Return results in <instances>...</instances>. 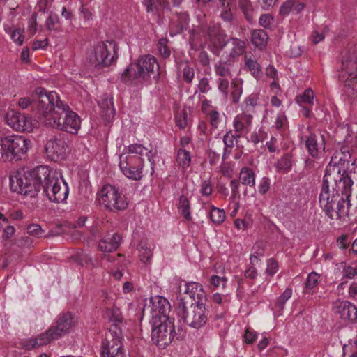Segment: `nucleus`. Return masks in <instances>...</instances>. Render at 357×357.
I'll return each instance as SVG.
<instances>
[{
	"label": "nucleus",
	"mask_w": 357,
	"mask_h": 357,
	"mask_svg": "<svg viewBox=\"0 0 357 357\" xmlns=\"http://www.w3.org/2000/svg\"><path fill=\"white\" fill-rule=\"evenodd\" d=\"M345 160L338 155L331 158L326 167L323 185L319 195V204L326 215L331 220L348 215L344 201L350 195L353 181L342 166Z\"/></svg>",
	"instance_id": "obj_1"
},
{
	"label": "nucleus",
	"mask_w": 357,
	"mask_h": 357,
	"mask_svg": "<svg viewBox=\"0 0 357 357\" xmlns=\"http://www.w3.org/2000/svg\"><path fill=\"white\" fill-rule=\"evenodd\" d=\"M121 238L117 234H108L99 242L98 249L101 252H112L119 248Z\"/></svg>",
	"instance_id": "obj_24"
},
{
	"label": "nucleus",
	"mask_w": 357,
	"mask_h": 357,
	"mask_svg": "<svg viewBox=\"0 0 357 357\" xmlns=\"http://www.w3.org/2000/svg\"><path fill=\"white\" fill-rule=\"evenodd\" d=\"M200 187V193L203 196L209 197L212 194L213 189L211 181H202Z\"/></svg>",
	"instance_id": "obj_60"
},
{
	"label": "nucleus",
	"mask_w": 357,
	"mask_h": 357,
	"mask_svg": "<svg viewBox=\"0 0 357 357\" xmlns=\"http://www.w3.org/2000/svg\"><path fill=\"white\" fill-rule=\"evenodd\" d=\"M238 181L244 185L253 187L255 185V173L251 168L243 167L240 171Z\"/></svg>",
	"instance_id": "obj_31"
},
{
	"label": "nucleus",
	"mask_w": 357,
	"mask_h": 357,
	"mask_svg": "<svg viewBox=\"0 0 357 357\" xmlns=\"http://www.w3.org/2000/svg\"><path fill=\"white\" fill-rule=\"evenodd\" d=\"M225 48L227 62H231L245 52V43L237 38H231L227 40Z\"/></svg>",
	"instance_id": "obj_22"
},
{
	"label": "nucleus",
	"mask_w": 357,
	"mask_h": 357,
	"mask_svg": "<svg viewBox=\"0 0 357 357\" xmlns=\"http://www.w3.org/2000/svg\"><path fill=\"white\" fill-rule=\"evenodd\" d=\"M344 201L345 207L348 208V213L349 212V208L352 206H354L355 209H357V192L352 195L351 186L350 187V195Z\"/></svg>",
	"instance_id": "obj_62"
},
{
	"label": "nucleus",
	"mask_w": 357,
	"mask_h": 357,
	"mask_svg": "<svg viewBox=\"0 0 357 357\" xmlns=\"http://www.w3.org/2000/svg\"><path fill=\"white\" fill-rule=\"evenodd\" d=\"M157 47L159 54L162 58L167 59L170 56L171 51L167 46V38H160L158 42Z\"/></svg>",
	"instance_id": "obj_54"
},
{
	"label": "nucleus",
	"mask_w": 357,
	"mask_h": 357,
	"mask_svg": "<svg viewBox=\"0 0 357 357\" xmlns=\"http://www.w3.org/2000/svg\"><path fill=\"white\" fill-rule=\"evenodd\" d=\"M6 31L7 33L10 34V38L13 40L14 43L19 45H21L23 43L24 29H15L13 30L11 28H8L6 29Z\"/></svg>",
	"instance_id": "obj_48"
},
{
	"label": "nucleus",
	"mask_w": 357,
	"mask_h": 357,
	"mask_svg": "<svg viewBox=\"0 0 357 357\" xmlns=\"http://www.w3.org/2000/svg\"><path fill=\"white\" fill-rule=\"evenodd\" d=\"M305 146L309 155L319 160L324 157L325 153V139L322 135L311 133L305 139Z\"/></svg>",
	"instance_id": "obj_20"
},
{
	"label": "nucleus",
	"mask_w": 357,
	"mask_h": 357,
	"mask_svg": "<svg viewBox=\"0 0 357 357\" xmlns=\"http://www.w3.org/2000/svg\"><path fill=\"white\" fill-rule=\"evenodd\" d=\"M338 79L345 88V92L353 96L357 91V47L349 46L341 52L338 66Z\"/></svg>",
	"instance_id": "obj_8"
},
{
	"label": "nucleus",
	"mask_w": 357,
	"mask_h": 357,
	"mask_svg": "<svg viewBox=\"0 0 357 357\" xmlns=\"http://www.w3.org/2000/svg\"><path fill=\"white\" fill-rule=\"evenodd\" d=\"M105 315L110 326L102 344L101 357H127L121 342L124 318L120 309L114 307L105 311Z\"/></svg>",
	"instance_id": "obj_5"
},
{
	"label": "nucleus",
	"mask_w": 357,
	"mask_h": 357,
	"mask_svg": "<svg viewBox=\"0 0 357 357\" xmlns=\"http://www.w3.org/2000/svg\"><path fill=\"white\" fill-rule=\"evenodd\" d=\"M139 252L141 261L144 264L150 263L153 252L151 247H149L146 242L141 241L139 243Z\"/></svg>",
	"instance_id": "obj_44"
},
{
	"label": "nucleus",
	"mask_w": 357,
	"mask_h": 357,
	"mask_svg": "<svg viewBox=\"0 0 357 357\" xmlns=\"http://www.w3.org/2000/svg\"><path fill=\"white\" fill-rule=\"evenodd\" d=\"M220 3V17L227 23H232L234 20V13L231 11V6L234 3V0H218Z\"/></svg>",
	"instance_id": "obj_30"
},
{
	"label": "nucleus",
	"mask_w": 357,
	"mask_h": 357,
	"mask_svg": "<svg viewBox=\"0 0 357 357\" xmlns=\"http://www.w3.org/2000/svg\"><path fill=\"white\" fill-rule=\"evenodd\" d=\"M178 208L185 220H191L190 201L186 196L183 195L180 196Z\"/></svg>",
	"instance_id": "obj_39"
},
{
	"label": "nucleus",
	"mask_w": 357,
	"mask_h": 357,
	"mask_svg": "<svg viewBox=\"0 0 357 357\" xmlns=\"http://www.w3.org/2000/svg\"><path fill=\"white\" fill-rule=\"evenodd\" d=\"M97 197L100 204L111 211L124 210L128 206L125 195L111 185H104L98 192Z\"/></svg>",
	"instance_id": "obj_14"
},
{
	"label": "nucleus",
	"mask_w": 357,
	"mask_h": 357,
	"mask_svg": "<svg viewBox=\"0 0 357 357\" xmlns=\"http://www.w3.org/2000/svg\"><path fill=\"white\" fill-rule=\"evenodd\" d=\"M274 126L280 132L284 131L287 128V119L283 112H280L277 114V117L274 123Z\"/></svg>",
	"instance_id": "obj_52"
},
{
	"label": "nucleus",
	"mask_w": 357,
	"mask_h": 357,
	"mask_svg": "<svg viewBox=\"0 0 357 357\" xmlns=\"http://www.w3.org/2000/svg\"><path fill=\"white\" fill-rule=\"evenodd\" d=\"M176 119V125L180 129H185L187 126V119L188 114L185 110L182 111V112L178 113L175 116Z\"/></svg>",
	"instance_id": "obj_59"
},
{
	"label": "nucleus",
	"mask_w": 357,
	"mask_h": 357,
	"mask_svg": "<svg viewBox=\"0 0 357 357\" xmlns=\"http://www.w3.org/2000/svg\"><path fill=\"white\" fill-rule=\"evenodd\" d=\"M240 137H241V135L234 133L232 130H229L226 132V134L223 136V142L225 145L224 156L231 153L232 148L234 147L235 143H238V139Z\"/></svg>",
	"instance_id": "obj_32"
},
{
	"label": "nucleus",
	"mask_w": 357,
	"mask_h": 357,
	"mask_svg": "<svg viewBox=\"0 0 357 357\" xmlns=\"http://www.w3.org/2000/svg\"><path fill=\"white\" fill-rule=\"evenodd\" d=\"M305 7V4L298 0H286L280 8V14L281 15L286 16L290 12L299 13Z\"/></svg>",
	"instance_id": "obj_29"
},
{
	"label": "nucleus",
	"mask_w": 357,
	"mask_h": 357,
	"mask_svg": "<svg viewBox=\"0 0 357 357\" xmlns=\"http://www.w3.org/2000/svg\"><path fill=\"white\" fill-rule=\"evenodd\" d=\"M241 182L238 179H232L230 181L231 197L229 200L238 201L241 197L240 185Z\"/></svg>",
	"instance_id": "obj_53"
},
{
	"label": "nucleus",
	"mask_w": 357,
	"mask_h": 357,
	"mask_svg": "<svg viewBox=\"0 0 357 357\" xmlns=\"http://www.w3.org/2000/svg\"><path fill=\"white\" fill-rule=\"evenodd\" d=\"M175 335L174 321L170 318L153 321L151 340L160 349L167 347Z\"/></svg>",
	"instance_id": "obj_13"
},
{
	"label": "nucleus",
	"mask_w": 357,
	"mask_h": 357,
	"mask_svg": "<svg viewBox=\"0 0 357 357\" xmlns=\"http://www.w3.org/2000/svg\"><path fill=\"white\" fill-rule=\"evenodd\" d=\"M343 276L346 278L352 279L357 275V268L349 264H344L343 266Z\"/></svg>",
	"instance_id": "obj_61"
},
{
	"label": "nucleus",
	"mask_w": 357,
	"mask_h": 357,
	"mask_svg": "<svg viewBox=\"0 0 357 357\" xmlns=\"http://www.w3.org/2000/svg\"><path fill=\"white\" fill-rule=\"evenodd\" d=\"M66 148L64 135L61 134L49 139L45 147L47 157L53 161L63 158Z\"/></svg>",
	"instance_id": "obj_18"
},
{
	"label": "nucleus",
	"mask_w": 357,
	"mask_h": 357,
	"mask_svg": "<svg viewBox=\"0 0 357 357\" xmlns=\"http://www.w3.org/2000/svg\"><path fill=\"white\" fill-rule=\"evenodd\" d=\"M202 31L204 36L206 37L210 42L211 52L214 54L220 56L227 40L225 31L218 24H212L208 27H202Z\"/></svg>",
	"instance_id": "obj_16"
},
{
	"label": "nucleus",
	"mask_w": 357,
	"mask_h": 357,
	"mask_svg": "<svg viewBox=\"0 0 357 357\" xmlns=\"http://www.w3.org/2000/svg\"><path fill=\"white\" fill-rule=\"evenodd\" d=\"M45 26L49 31H57L60 27L59 18L55 13H51L46 20Z\"/></svg>",
	"instance_id": "obj_49"
},
{
	"label": "nucleus",
	"mask_w": 357,
	"mask_h": 357,
	"mask_svg": "<svg viewBox=\"0 0 357 357\" xmlns=\"http://www.w3.org/2000/svg\"><path fill=\"white\" fill-rule=\"evenodd\" d=\"M291 296L292 289L291 288L286 289L282 294L278 298L275 303V307L279 310H282L286 301H288L291 297Z\"/></svg>",
	"instance_id": "obj_55"
},
{
	"label": "nucleus",
	"mask_w": 357,
	"mask_h": 357,
	"mask_svg": "<svg viewBox=\"0 0 357 357\" xmlns=\"http://www.w3.org/2000/svg\"><path fill=\"white\" fill-rule=\"evenodd\" d=\"M68 116H65L67 119L66 121L59 123L60 130L75 134L78 132L80 128V118L79 116L73 110L68 111Z\"/></svg>",
	"instance_id": "obj_25"
},
{
	"label": "nucleus",
	"mask_w": 357,
	"mask_h": 357,
	"mask_svg": "<svg viewBox=\"0 0 357 357\" xmlns=\"http://www.w3.org/2000/svg\"><path fill=\"white\" fill-rule=\"evenodd\" d=\"M98 105L104 120L107 122L111 121L116 113L112 98L105 94L98 100Z\"/></svg>",
	"instance_id": "obj_26"
},
{
	"label": "nucleus",
	"mask_w": 357,
	"mask_h": 357,
	"mask_svg": "<svg viewBox=\"0 0 357 357\" xmlns=\"http://www.w3.org/2000/svg\"><path fill=\"white\" fill-rule=\"evenodd\" d=\"M182 297L186 298V300L193 303H206L207 300L202 285L195 282H186L183 291L180 287L177 297L178 303L181 301Z\"/></svg>",
	"instance_id": "obj_17"
},
{
	"label": "nucleus",
	"mask_w": 357,
	"mask_h": 357,
	"mask_svg": "<svg viewBox=\"0 0 357 357\" xmlns=\"http://www.w3.org/2000/svg\"><path fill=\"white\" fill-rule=\"evenodd\" d=\"M208 213L210 220L215 225H220L225 221L226 216L223 209L211 206Z\"/></svg>",
	"instance_id": "obj_38"
},
{
	"label": "nucleus",
	"mask_w": 357,
	"mask_h": 357,
	"mask_svg": "<svg viewBox=\"0 0 357 357\" xmlns=\"http://www.w3.org/2000/svg\"><path fill=\"white\" fill-rule=\"evenodd\" d=\"M6 120L8 125L17 131H29L31 128V119L29 117L13 109L7 112Z\"/></svg>",
	"instance_id": "obj_19"
},
{
	"label": "nucleus",
	"mask_w": 357,
	"mask_h": 357,
	"mask_svg": "<svg viewBox=\"0 0 357 357\" xmlns=\"http://www.w3.org/2000/svg\"><path fill=\"white\" fill-rule=\"evenodd\" d=\"M258 105L259 93H252L245 98L242 104V110L247 114L253 113L255 112V108Z\"/></svg>",
	"instance_id": "obj_33"
},
{
	"label": "nucleus",
	"mask_w": 357,
	"mask_h": 357,
	"mask_svg": "<svg viewBox=\"0 0 357 357\" xmlns=\"http://www.w3.org/2000/svg\"><path fill=\"white\" fill-rule=\"evenodd\" d=\"M116 296L112 293H107L102 291L100 299V307L105 311L116 307L114 305Z\"/></svg>",
	"instance_id": "obj_41"
},
{
	"label": "nucleus",
	"mask_w": 357,
	"mask_h": 357,
	"mask_svg": "<svg viewBox=\"0 0 357 357\" xmlns=\"http://www.w3.org/2000/svg\"><path fill=\"white\" fill-rule=\"evenodd\" d=\"M215 73L220 78H229L231 77V71L227 63L222 62L215 66Z\"/></svg>",
	"instance_id": "obj_51"
},
{
	"label": "nucleus",
	"mask_w": 357,
	"mask_h": 357,
	"mask_svg": "<svg viewBox=\"0 0 357 357\" xmlns=\"http://www.w3.org/2000/svg\"><path fill=\"white\" fill-rule=\"evenodd\" d=\"M27 233L37 238H41L45 235V231L38 224H31L27 227Z\"/></svg>",
	"instance_id": "obj_57"
},
{
	"label": "nucleus",
	"mask_w": 357,
	"mask_h": 357,
	"mask_svg": "<svg viewBox=\"0 0 357 357\" xmlns=\"http://www.w3.org/2000/svg\"><path fill=\"white\" fill-rule=\"evenodd\" d=\"M37 13H33L31 15L27 26V33L30 36H33L38 30V23H37Z\"/></svg>",
	"instance_id": "obj_56"
},
{
	"label": "nucleus",
	"mask_w": 357,
	"mask_h": 357,
	"mask_svg": "<svg viewBox=\"0 0 357 357\" xmlns=\"http://www.w3.org/2000/svg\"><path fill=\"white\" fill-rule=\"evenodd\" d=\"M320 275L316 272L310 273L307 278L305 285L303 289V293L307 294H312L314 292L315 289L318 284Z\"/></svg>",
	"instance_id": "obj_36"
},
{
	"label": "nucleus",
	"mask_w": 357,
	"mask_h": 357,
	"mask_svg": "<svg viewBox=\"0 0 357 357\" xmlns=\"http://www.w3.org/2000/svg\"><path fill=\"white\" fill-rule=\"evenodd\" d=\"M245 59V69L250 71L252 75L258 79L262 75L261 68L260 64L257 61L256 59L252 54H245L244 56Z\"/></svg>",
	"instance_id": "obj_28"
},
{
	"label": "nucleus",
	"mask_w": 357,
	"mask_h": 357,
	"mask_svg": "<svg viewBox=\"0 0 357 357\" xmlns=\"http://www.w3.org/2000/svg\"><path fill=\"white\" fill-rule=\"evenodd\" d=\"M76 323L77 318L72 313L64 312L58 317L56 326H51L45 333L40 334L37 337L24 340L22 343V347L26 350H31L47 344L69 333Z\"/></svg>",
	"instance_id": "obj_7"
},
{
	"label": "nucleus",
	"mask_w": 357,
	"mask_h": 357,
	"mask_svg": "<svg viewBox=\"0 0 357 357\" xmlns=\"http://www.w3.org/2000/svg\"><path fill=\"white\" fill-rule=\"evenodd\" d=\"M189 24V16L186 13H178L175 18L171 20L169 26L171 35L181 33L186 29Z\"/></svg>",
	"instance_id": "obj_27"
},
{
	"label": "nucleus",
	"mask_w": 357,
	"mask_h": 357,
	"mask_svg": "<svg viewBox=\"0 0 357 357\" xmlns=\"http://www.w3.org/2000/svg\"><path fill=\"white\" fill-rule=\"evenodd\" d=\"M191 161L190 154L184 149H179L177 152L176 162L183 169L188 168Z\"/></svg>",
	"instance_id": "obj_43"
},
{
	"label": "nucleus",
	"mask_w": 357,
	"mask_h": 357,
	"mask_svg": "<svg viewBox=\"0 0 357 357\" xmlns=\"http://www.w3.org/2000/svg\"><path fill=\"white\" fill-rule=\"evenodd\" d=\"M170 304L164 297L156 296L151 297L149 303H146L143 309V314H149L153 321L162 320L170 318Z\"/></svg>",
	"instance_id": "obj_15"
},
{
	"label": "nucleus",
	"mask_w": 357,
	"mask_h": 357,
	"mask_svg": "<svg viewBox=\"0 0 357 357\" xmlns=\"http://www.w3.org/2000/svg\"><path fill=\"white\" fill-rule=\"evenodd\" d=\"M270 186L271 179L267 176L261 178L257 187L259 194L264 195L267 193L270 189Z\"/></svg>",
	"instance_id": "obj_58"
},
{
	"label": "nucleus",
	"mask_w": 357,
	"mask_h": 357,
	"mask_svg": "<svg viewBox=\"0 0 357 357\" xmlns=\"http://www.w3.org/2000/svg\"><path fill=\"white\" fill-rule=\"evenodd\" d=\"M156 152L140 144H132L125 147L119 155V168L123 174L129 179L139 181L143 176L144 158L151 163V174L153 173V156Z\"/></svg>",
	"instance_id": "obj_3"
},
{
	"label": "nucleus",
	"mask_w": 357,
	"mask_h": 357,
	"mask_svg": "<svg viewBox=\"0 0 357 357\" xmlns=\"http://www.w3.org/2000/svg\"><path fill=\"white\" fill-rule=\"evenodd\" d=\"M36 168L32 171L20 169L10 176V188L13 192L33 197L39 192Z\"/></svg>",
	"instance_id": "obj_10"
},
{
	"label": "nucleus",
	"mask_w": 357,
	"mask_h": 357,
	"mask_svg": "<svg viewBox=\"0 0 357 357\" xmlns=\"http://www.w3.org/2000/svg\"><path fill=\"white\" fill-rule=\"evenodd\" d=\"M333 311L344 320L355 321L357 319L356 307L347 301L337 300L333 303Z\"/></svg>",
	"instance_id": "obj_21"
},
{
	"label": "nucleus",
	"mask_w": 357,
	"mask_h": 357,
	"mask_svg": "<svg viewBox=\"0 0 357 357\" xmlns=\"http://www.w3.org/2000/svg\"><path fill=\"white\" fill-rule=\"evenodd\" d=\"M30 141L23 136L12 135L1 139L3 157L8 160H20L25 156Z\"/></svg>",
	"instance_id": "obj_11"
},
{
	"label": "nucleus",
	"mask_w": 357,
	"mask_h": 357,
	"mask_svg": "<svg viewBox=\"0 0 357 357\" xmlns=\"http://www.w3.org/2000/svg\"><path fill=\"white\" fill-rule=\"evenodd\" d=\"M181 301L177 303V314L183 322L196 329L205 326L209 315L206 303H193L183 297Z\"/></svg>",
	"instance_id": "obj_9"
},
{
	"label": "nucleus",
	"mask_w": 357,
	"mask_h": 357,
	"mask_svg": "<svg viewBox=\"0 0 357 357\" xmlns=\"http://www.w3.org/2000/svg\"><path fill=\"white\" fill-rule=\"evenodd\" d=\"M195 76L194 69L185 64L183 69V77L184 80L188 82H192Z\"/></svg>",
	"instance_id": "obj_64"
},
{
	"label": "nucleus",
	"mask_w": 357,
	"mask_h": 357,
	"mask_svg": "<svg viewBox=\"0 0 357 357\" xmlns=\"http://www.w3.org/2000/svg\"><path fill=\"white\" fill-rule=\"evenodd\" d=\"M268 39L267 33L263 29H255L252 33V42L255 46L262 49L264 47Z\"/></svg>",
	"instance_id": "obj_34"
},
{
	"label": "nucleus",
	"mask_w": 357,
	"mask_h": 357,
	"mask_svg": "<svg viewBox=\"0 0 357 357\" xmlns=\"http://www.w3.org/2000/svg\"><path fill=\"white\" fill-rule=\"evenodd\" d=\"M38 97V119L46 126L60 130L59 123L66 121L70 108L68 105L61 100L56 91H47L38 87L36 90Z\"/></svg>",
	"instance_id": "obj_2"
},
{
	"label": "nucleus",
	"mask_w": 357,
	"mask_h": 357,
	"mask_svg": "<svg viewBox=\"0 0 357 357\" xmlns=\"http://www.w3.org/2000/svg\"><path fill=\"white\" fill-rule=\"evenodd\" d=\"M116 45L113 41L98 43L88 55L89 62L95 66L106 67L116 59Z\"/></svg>",
	"instance_id": "obj_12"
},
{
	"label": "nucleus",
	"mask_w": 357,
	"mask_h": 357,
	"mask_svg": "<svg viewBox=\"0 0 357 357\" xmlns=\"http://www.w3.org/2000/svg\"><path fill=\"white\" fill-rule=\"evenodd\" d=\"M252 115L243 112L236 115L233 121V127L236 134L241 137L248 134L250 130L252 123Z\"/></svg>",
	"instance_id": "obj_23"
},
{
	"label": "nucleus",
	"mask_w": 357,
	"mask_h": 357,
	"mask_svg": "<svg viewBox=\"0 0 357 357\" xmlns=\"http://www.w3.org/2000/svg\"><path fill=\"white\" fill-rule=\"evenodd\" d=\"M197 88L200 93H207L211 90V86L209 84V79L207 77L202 78L198 84Z\"/></svg>",
	"instance_id": "obj_63"
},
{
	"label": "nucleus",
	"mask_w": 357,
	"mask_h": 357,
	"mask_svg": "<svg viewBox=\"0 0 357 357\" xmlns=\"http://www.w3.org/2000/svg\"><path fill=\"white\" fill-rule=\"evenodd\" d=\"M39 192L55 203L64 202L69 195L68 183L63 178L61 173L47 166H39L36 168Z\"/></svg>",
	"instance_id": "obj_4"
},
{
	"label": "nucleus",
	"mask_w": 357,
	"mask_h": 357,
	"mask_svg": "<svg viewBox=\"0 0 357 357\" xmlns=\"http://www.w3.org/2000/svg\"><path fill=\"white\" fill-rule=\"evenodd\" d=\"M292 156L289 153L284 154L276 164V168L280 171L289 172L292 166Z\"/></svg>",
	"instance_id": "obj_45"
},
{
	"label": "nucleus",
	"mask_w": 357,
	"mask_h": 357,
	"mask_svg": "<svg viewBox=\"0 0 357 357\" xmlns=\"http://www.w3.org/2000/svg\"><path fill=\"white\" fill-rule=\"evenodd\" d=\"M342 357H357V337L343 346Z\"/></svg>",
	"instance_id": "obj_46"
},
{
	"label": "nucleus",
	"mask_w": 357,
	"mask_h": 357,
	"mask_svg": "<svg viewBox=\"0 0 357 357\" xmlns=\"http://www.w3.org/2000/svg\"><path fill=\"white\" fill-rule=\"evenodd\" d=\"M158 70L156 59L150 54L143 55L124 70L121 80L127 85L137 86L149 82L151 79L156 80L159 77Z\"/></svg>",
	"instance_id": "obj_6"
},
{
	"label": "nucleus",
	"mask_w": 357,
	"mask_h": 357,
	"mask_svg": "<svg viewBox=\"0 0 357 357\" xmlns=\"http://www.w3.org/2000/svg\"><path fill=\"white\" fill-rule=\"evenodd\" d=\"M206 115L211 128H217L221 122V115L219 112L215 109Z\"/></svg>",
	"instance_id": "obj_50"
},
{
	"label": "nucleus",
	"mask_w": 357,
	"mask_h": 357,
	"mask_svg": "<svg viewBox=\"0 0 357 357\" xmlns=\"http://www.w3.org/2000/svg\"><path fill=\"white\" fill-rule=\"evenodd\" d=\"M238 3L246 20L252 22L254 17V8L250 0H238Z\"/></svg>",
	"instance_id": "obj_37"
},
{
	"label": "nucleus",
	"mask_w": 357,
	"mask_h": 357,
	"mask_svg": "<svg viewBox=\"0 0 357 357\" xmlns=\"http://www.w3.org/2000/svg\"><path fill=\"white\" fill-rule=\"evenodd\" d=\"M243 80L241 79H234L231 82V98L234 103H238L240 101L243 93Z\"/></svg>",
	"instance_id": "obj_40"
},
{
	"label": "nucleus",
	"mask_w": 357,
	"mask_h": 357,
	"mask_svg": "<svg viewBox=\"0 0 357 357\" xmlns=\"http://www.w3.org/2000/svg\"><path fill=\"white\" fill-rule=\"evenodd\" d=\"M75 259L82 266L94 267L95 264L93 257L86 252H82L77 253L75 256Z\"/></svg>",
	"instance_id": "obj_47"
},
{
	"label": "nucleus",
	"mask_w": 357,
	"mask_h": 357,
	"mask_svg": "<svg viewBox=\"0 0 357 357\" xmlns=\"http://www.w3.org/2000/svg\"><path fill=\"white\" fill-rule=\"evenodd\" d=\"M38 89V88H36L35 89L34 93L33 95V100H31L30 98L23 97V98H20V100L18 101V105L21 109H24L28 108L30 106L32 108V109L34 110L37 118H38L37 110H38V95L36 94V90Z\"/></svg>",
	"instance_id": "obj_35"
},
{
	"label": "nucleus",
	"mask_w": 357,
	"mask_h": 357,
	"mask_svg": "<svg viewBox=\"0 0 357 357\" xmlns=\"http://www.w3.org/2000/svg\"><path fill=\"white\" fill-rule=\"evenodd\" d=\"M296 102L301 106L313 105L314 92L311 89H307L304 92L296 96Z\"/></svg>",
	"instance_id": "obj_42"
}]
</instances>
